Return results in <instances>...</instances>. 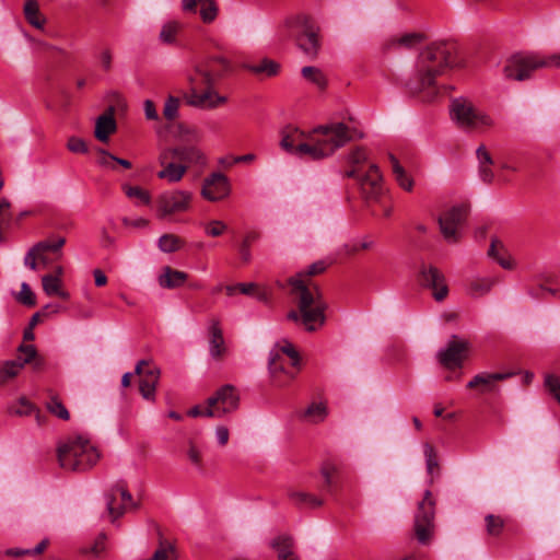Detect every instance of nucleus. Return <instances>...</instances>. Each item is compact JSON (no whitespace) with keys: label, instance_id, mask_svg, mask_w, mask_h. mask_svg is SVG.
<instances>
[{"label":"nucleus","instance_id":"nucleus-1","mask_svg":"<svg viewBox=\"0 0 560 560\" xmlns=\"http://www.w3.org/2000/svg\"><path fill=\"white\" fill-rule=\"evenodd\" d=\"M352 139L351 129L343 122H332L310 132L292 129L283 135L281 148L299 158L318 161L332 155Z\"/></svg>","mask_w":560,"mask_h":560},{"label":"nucleus","instance_id":"nucleus-2","mask_svg":"<svg viewBox=\"0 0 560 560\" xmlns=\"http://www.w3.org/2000/svg\"><path fill=\"white\" fill-rule=\"evenodd\" d=\"M326 268L327 264L318 260L289 280L299 311L289 312L288 319L300 323L307 331H315L325 323L327 305L318 285L311 278L324 272Z\"/></svg>","mask_w":560,"mask_h":560},{"label":"nucleus","instance_id":"nucleus-3","mask_svg":"<svg viewBox=\"0 0 560 560\" xmlns=\"http://www.w3.org/2000/svg\"><path fill=\"white\" fill-rule=\"evenodd\" d=\"M458 65L454 44H430L418 57L416 73L408 82L409 92L419 95L423 102L434 101L440 93L438 77Z\"/></svg>","mask_w":560,"mask_h":560},{"label":"nucleus","instance_id":"nucleus-4","mask_svg":"<svg viewBox=\"0 0 560 560\" xmlns=\"http://www.w3.org/2000/svg\"><path fill=\"white\" fill-rule=\"evenodd\" d=\"M231 70L230 61L223 56H211L196 66L189 77V92L185 95L188 105L200 109H214L228 98L215 90V84Z\"/></svg>","mask_w":560,"mask_h":560},{"label":"nucleus","instance_id":"nucleus-5","mask_svg":"<svg viewBox=\"0 0 560 560\" xmlns=\"http://www.w3.org/2000/svg\"><path fill=\"white\" fill-rule=\"evenodd\" d=\"M101 454L90 439L82 434L69 435L59 441V466L69 471H85L97 464Z\"/></svg>","mask_w":560,"mask_h":560},{"label":"nucleus","instance_id":"nucleus-6","mask_svg":"<svg viewBox=\"0 0 560 560\" xmlns=\"http://www.w3.org/2000/svg\"><path fill=\"white\" fill-rule=\"evenodd\" d=\"M281 37H294L299 48L307 56L315 58L320 44L318 28L312 19L304 14L288 18L280 27Z\"/></svg>","mask_w":560,"mask_h":560},{"label":"nucleus","instance_id":"nucleus-7","mask_svg":"<svg viewBox=\"0 0 560 560\" xmlns=\"http://www.w3.org/2000/svg\"><path fill=\"white\" fill-rule=\"evenodd\" d=\"M450 115L458 128L467 131L483 132L495 125L494 119L489 114L476 108L465 97L452 100Z\"/></svg>","mask_w":560,"mask_h":560},{"label":"nucleus","instance_id":"nucleus-8","mask_svg":"<svg viewBox=\"0 0 560 560\" xmlns=\"http://www.w3.org/2000/svg\"><path fill=\"white\" fill-rule=\"evenodd\" d=\"M548 56L537 52H517L504 62L502 72L505 79L525 81L533 78L534 73L542 68H549Z\"/></svg>","mask_w":560,"mask_h":560},{"label":"nucleus","instance_id":"nucleus-9","mask_svg":"<svg viewBox=\"0 0 560 560\" xmlns=\"http://www.w3.org/2000/svg\"><path fill=\"white\" fill-rule=\"evenodd\" d=\"M192 194L188 190L175 189L161 194L156 200V215L160 219L171 218L187 212L191 207Z\"/></svg>","mask_w":560,"mask_h":560},{"label":"nucleus","instance_id":"nucleus-10","mask_svg":"<svg viewBox=\"0 0 560 560\" xmlns=\"http://www.w3.org/2000/svg\"><path fill=\"white\" fill-rule=\"evenodd\" d=\"M434 508L435 502L430 490L424 492V497L418 504L415 516V533L419 542L428 544L434 533Z\"/></svg>","mask_w":560,"mask_h":560},{"label":"nucleus","instance_id":"nucleus-11","mask_svg":"<svg viewBox=\"0 0 560 560\" xmlns=\"http://www.w3.org/2000/svg\"><path fill=\"white\" fill-rule=\"evenodd\" d=\"M211 418H222L238 408L240 396L232 385H223L208 399Z\"/></svg>","mask_w":560,"mask_h":560},{"label":"nucleus","instance_id":"nucleus-12","mask_svg":"<svg viewBox=\"0 0 560 560\" xmlns=\"http://www.w3.org/2000/svg\"><path fill=\"white\" fill-rule=\"evenodd\" d=\"M466 207L456 206L440 217V230L446 242L456 243L459 240V229L466 219Z\"/></svg>","mask_w":560,"mask_h":560},{"label":"nucleus","instance_id":"nucleus-13","mask_svg":"<svg viewBox=\"0 0 560 560\" xmlns=\"http://www.w3.org/2000/svg\"><path fill=\"white\" fill-rule=\"evenodd\" d=\"M139 375V390L147 400H154L155 389L160 380V369L147 360H140L135 369Z\"/></svg>","mask_w":560,"mask_h":560},{"label":"nucleus","instance_id":"nucleus-14","mask_svg":"<svg viewBox=\"0 0 560 560\" xmlns=\"http://www.w3.org/2000/svg\"><path fill=\"white\" fill-rule=\"evenodd\" d=\"M299 368H292L284 357L271 353L269 359V372L271 382L277 387L289 385L298 375Z\"/></svg>","mask_w":560,"mask_h":560},{"label":"nucleus","instance_id":"nucleus-15","mask_svg":"<svg viewBox=\"0 0 560 560\" xmlns=\"http://www.w3.org/2000/svg\"><path fill=\"white\" fill-rule=\"evenodd\" d=\"M231 192L229 178L220 173L214 172L203 179L201 187V196L211 202L225 199Z\"/></svg>","mask_w":560,"mask_h":560},{"label":"nucleus","instance_id":"nucleus-16","mask_svg":"<svg viewBox=\"0 0 560 560\" xmlns=\"http://www.w3.org/2000/svg\"><path fill=\"white\" fill-rule=\"evenodd\" d=\"M468 349V341L458 340L456 336H453L446 348L439 351V362L450 370L460 368L467 355Z\"/></svg>","mask_w":560,"mask_h":560},{"label":"nucleus","instance_id":"nucleus-17","mask_svg":"<svg viewBox=\"0 0 560 560\" xmlns=\"http://www.w3.org/2000/svg\"><path fill=\"white\" fill-rule=\"evenodd\" d=\"M19 353L15 360L5 361L0 364V385L16 376L23 366L33 361L37 354L33 345H21Z\"/></svg>","mask_w":560,"mask_h":560},{"label":"nucleus","instance_id":"nucleus-18","mask_svg":"<svg viewBox=\"0 0 560 560\" xmlns=\"http://www.w3.org/2000/svg\"><path fill=\"white\" fill-rule=\"evenodd\" d=\"M136 508L132 495L122 483H117L107 495V511L113 521L121 516L128 509Z\"/></svg>","mask_w":560,"mask_h":560},{"label":"nucleus","instance_id":"nucleus-19","mask_svg":"<svg viewBox=\"0 0 560 560\" xmlns=\"http://www.w3.org/2000/svg\"><path fill=\"white\" fill-rule=\"evenodd\" d=\"M159 163L162 166L156 174L160 179H164L170 184L178 183L183 179L185 174V166H182L178 161H175L171 151L164 148L159 154Z\"/></svg>","mask_w":560,"mask_h":560},{"label":"nucleus","instance_id":"nucleus-20","mask_svg":"<svg viewBox=\"0 0 560 560\" xmlns=\"http://www.w3.org/2000/svg\"><path fill=\"white\" fill-rule=\"evenodd\" d=\"M420 281L423 285L433 291V296L436 301H442L448 293L445 278L442 272L434 266L422 265L420 269Z\"/></svg>","mask_w":560,"mask_h":560},{"label":"nucleus","instance_id":"nucleus-21","mask_svg":"<svg viewBox=\"0 0 560 560\" xmlns=\"http://www.w3.org/2000/svg\"><path fill=\"white\" fill-rule=\"evenodd\" d=\"M167 149L172 152L174 160L185 166L186 172L192 166L202 167L207 164L205 153L196 145H177Z\"/></svg>","mask_w":560,"mask_h":560},{"label":"nucleus","instance_id":"nucleus-22","mask_svg":"<svg viewBox=\"0 0 560 560\" xmlns=\"http://www.w3.org/2000/svg\"><path fill=\"white\" fill-rule=\"evenodd\" d=\"M180 9L187 14H196L199 12L201 21L206 24L212 23L219 13L215 0H182Z\"/></svg>","mask_w":560,"mask_h":560},{"label":"nucleus","instance_id":"nucleus-23","mask_svg":"<svg viewBox=\"0 0 560 560\" xmlns=\"http://www.w3.org/2000/svg\"><path fill=\"white\" fill-rule=\"evenodd\" d=\"M355 178L359 180L361 189L368 199H375L381 195L383 190L382 175L376 164L371 163L368 171Z\"/></svg>","mask_w":560,"mask_h":560},{"label":"nucleus","instance_id":"nucleus-24","mask_svg":"<svg viewBox=\"0 0 560 560\" xmlns=\"http://www.w3.org/2000/svg\"><path fill=\"white\" fill-rule=\"evenodd\" d=\"M323 477L322 492L334 495L340 486L341 468L332 460H325L320 466Z\"/></svg>","mask_w":560,"mask_h":560},{"label":"nucleus","instance_id":"nucleus-25","mask_svg":"<svg viewBox=\"0 0 560 560\" xmlns=\"http://www.w3.org/2000/svg\"><path fill=\"white\" fill-rule=\"evenodd\" d=\"M208 335L210 355L215 360H221L226 352V347L223 338L221 323L218 318H211L209 320Z\"/></svg>","mask_w":560,"mask_h":560},{"label":"nucleus","instance_id":"nucleus-26","mask_svg":"<svg viewBox=\"0 0 560 560\" xmlns=\"http://www.w3.org/2000/svg\"><path fill=\"white\" fill-rule=\"evenodd\" d=\"M288 497L290 502L299 509L315 510L325 504V499L322 494H315L306 490H290Z\"/></svg>","mask_w":560,"mask_h":560},{"label":"nucleus","instance_id":"nucleus-27","mask_svg":"<svg viewBox=\"0 0 560 560\" xmlns=\"http://www.w3.org/2000/svg\"><path fill=\"white\" fill-rule=\"evenodd\" d=\"M513 376V373H480L477 374L471 381L468 382V388H476L482 386V392H493L497 389L495 382L504 381Z\"/></svg>","mask_w":560,"mask_h":560},{"label":"nucleus","instance_id":"nucleus-28","mask_svg":"<svg viewBox=\"0 0 560 560\" xmlns=\"http://www.w3.org/2000/svg\"><path fill=\"white\" fill-rule=\"evenodd\" d=\"M188 273L165 266L158 278V282L163 289H177L188 280Z\"/></svg>","mask_w":560,"mask_h":560},{"label":"nucleus","instance_id":"nucleus-29","mask_svg":"<svg viewBox=\"0 0 560 560\" xmlns=\"http://www.w3.org/2000/svg\"><path fill=\"white\" fill-rule=\"evenodd\" d=\"M425 40L423 33L413 32L397 35L388 39L387 49H412Z\"/></svg>","mask_w":560,"mask_h":560},{"label":"nucleus","instance_id":"nucleus-30","mask_svg":"<svg viewBox=\"0 0 560 560\" xmlns=\"http://www.w3.org/2000/svg\"><path fill=\"white\" fill-rule=\"evenodd\" d=\"M270 545L276 550L278 560H300L295 553L293 539L290 536L280 535L272 539Z\"/></svg>","mask_w":560,"mask_h":560},{"label":"nucleus","instance_id":"nucleus-31","mask_svg":"<svg viewBox=\"0 0 560 560\" xmlns=\"http://www.w3.org/2000/svg\"><path fill=\"white\" fill-rule=\"evenodd\" d=\"M183 28L184 24L178 20L166 21L161 26L159 40L164 45H177Z\"/></svg>","mask_w":560,"mask_h":560},{"label":"nucleus","instance_id":"nucleus-32","mask_svg":"<svg viewBox=\"0 0 560 560\" xmlns=\"http://www.w3.org/2000/svg\"><path fill=\"white\" fill-rule=\"evenodd\" d=\"M368 162V155L363 148H355L347 155V164L350 170L345 172V177L354 178L359 177L362 172L363 165Z\"/></svg>","mask_w":560,"mask_h":560},{"label":"nucleus","instance_id":"nucleus-33","mask_svg":"<svg viewBox=\"0 0 560 560\" xmlns=\"http://www.w3.org/2000/svg\"><path fill=\"white\" fill-rule=\"evenodd\" d=\"M116 130V121L112 114L101 115L95 124V138L102 142H107L109 136Z\"/></svg>","mask_w":560,"mask_h":560},{"label":"nucleus","instance_id":"nucleus-34","mask_svg":"<svg viewBox=\"0 0 560 560\" xmlns=\"http://www.w3.org/2000/svg\"><path fill=\"white\" fill-rule=\"evenodd\" d=\"M328 415L327 405L324 401H313L307 406V408L302 412L301 419L308 423H319L323 422Z\"/></svg>","mask_w":560,"mask_h":560},{"label":"nucleus","instance_id":"nucleus-35","mask_svg":"<svg viewBox=\"0 0 560 560\" xmlns=\"http://www.w3.org/2000/svg\"><path fill=\"white\" fill-rule=\"evenodd\" d=\"M477 158L479 162V175L483 183H491L493 179V172L491 170L492 158L487 151L485 145L477 149Z\"/></svg>","mask_w":560,"mask_h":560},{"label":"nucleus","instance_id":"nucleus-36","mask_svg":"<svg viewBox=\"0 0 560 560\" xmlns=\"http://www.w3.org/2000/svg\"><path fill=\"white\" fill-rule=\"evenodd\" d=\"M301 75L305 81L316 86L318 90H325L328 85L326 74L322 69L313 66H305L301 69Z\"/></svg>","mask_w":560,"mask_h":560},{"label":"nucleus","instance_id":"nucleus-37","mask_svg":"<svg viewBox=\"0 0 560 560\" xmlns=\"http://www.w3.org/2000/svg\"><path fill=\"white\" fill-rule=\"evenodd\" d=\"M392 171L397 184L406 191H411L413 188V179L407 174L405 168L400 165L399 161L393 155H389Z\"/></svg>","mask_w":560,"mask_h":560},{"label":"nucleus","instance_id":"nucleus-38","mask_svg":"<svg viewBox=\"0 0 560 560\" xmlns=\"http://www.w3.org/2000/svg\"><path fill=\"white\" fill-rule=\"evenodd\" d=\"M48 250H36V244L26 253L24 257V265L32 270H36L38 265L42 264L47 267L51 259L47 256Z\"/></svg>","mask_w":560,"mask_h":560},{"label":"nucleus","instance_id":"nucleus-39","mask_svg":"<svg viewBox=\"0 0 560 560\" xmlns=\"http://www.w3.org/2000/svg\"><path fill=\"white\" fill-rule=\"evenodd\" d=\"M24 15L27 22L36 28H43L45 19L39 12V7L36 0H26L24 4Z\"/></svg>","mask_w":560,"mask_h":560},{"label":"nucleus","instance_id":"nucleus-40","mask_svg":"<svg viewBox=\"0 0 560 560\" xmlns=\"http://www.w3.org/2000/svg\"><path fill=\"white\" fill-rule=\"evenodd\" d=\"M247 69L256 74H266L267 77H273L278 74L280 65L271 59H264L257 65H249Z\"/></svg>","mask_w":560,"mask_h":560},{"label":"nucleus","instance_id":"nucleus-41","mask_svg":"<svg viewBox=\"0 0 560 560\" xmlns=\"http://www.w3.org/2000/svg\"><path fill=\"white\" fill-rule=\"evenodd\" d=\"M495 280L491 278H476L469 283V294L481 296L487 294L493 287Z\"/></svg>","mask_w":560,"mask_h":560},{"label":"nucleus","instance_id":"nucleus-42","mask_svg":"<svg viewBox=\"0 0 560 560\" xmlns=\"http://www.w3.org/2000/svg\"><path fill=\"white\" fill-rule=\"evenodd\" d=\"M13 412L19 416H31L34 413L37 423L39 425L43 423L40 411L31 401H28L25 398H21L18 401V404L13 408Z\"/></svg>","mask_w":560,"mask_h":560},{"label":"nucleus","instance_id":"nucleus-43","mask_svg":"<svg viewBox=\"0 0 560 560\" xmlns=\"http://www.w3.org/2000/svg\"><path fill=\"white\" fill-rule=\"evenodd\" d=\"M184 242L175 234H164L159 238V248L164 253H174L183 246Z\"/></svg>","mask_w":560,"mask_h":560},{"label":"nucleus","instance_id":"nucleus-44","mask_svg":"<svg viewBox=\"0 0 560 560\" xmlns=\"http://www.w3.org/2000/svg\"><path fill=\"white\" fill-rule=\"evenodd\" d=\"M47 410L54 416L58 417L61 420H69L70 413L62 401L57 396H50V398L46 402Z\"/></svg>","mask_w":560,"mask_h":560},{"label":"nucleus","instance_id":"nucleus-45","mask_svg":"<svg viewBox=\"0 0 560 560\" xmlns=\"http://www.w3.org/2000/svg\"><path fill=\"white\" fill-rule=\"evenodd\" d=\"M66 244L65 237H57L55 240L42 241L36 244V250H48L57 255V258H60L62 253L61 248Z\"/></svg>","mask_w":560,"mask_h":560},{"label":"nucleus","instance_id":"nucleus-46","mask_svg":"<svg viewBox=\"0 0 560 560\" xmlns=\"http://www.w3.org/2000/svg\"><path fill=\"white\" fill-rule=\"evenodd\" d=\"M486 529L490 536H499L504 528V520L499 515L488 514L485 517Z\"/></svg>","mask_w":560,"mask_h":560},{"label":"nucleus","instance_id":"nucleus-47","mask_svg":"<svg viewBox=\"0 0 560 560\" xmlns=\"http://www.w3.org/2000/svg\"><path fill=\"white\" fill-rule=\"evenodd\" d=\"M180 101L178 97L168 96L163 108V116L166 120L173 121L178 116Z\"/></svg>","mask_w":560,"mask_h":560},{"label":"nucleus","instance_id":"nucleus-48","mask_svg":"<svg viewBox=\"0 0 560 560\" xmlns=\"http://www.w3.org/2000/svg\"><path fill=\"white\" fill-rule=\"evenodd\" d=\"M259 237V234L257 232H248L244 236V240L240 246V254L241 258L244 262H248L252 258L250 255V244L255 241H257Z\"/></svg>","mask_w":560,"mask_h":560},{"label":"nucleus","instance_id":"nucleus-49","mask_svg":"<svg viewBox=\"0 0 560 560\" xmlns=\"http://www.w3.org/2000/svg\"><path fill=\"white\" fill-rule=\"evenodd\" d=\"M125 194L129 198H136L143 205H149L151 201V196L148 190L139 187V186H128L124 187Z\"/></svg>","mask_w":560,"mask_h":560},{"label":"nucleus","instance_id":"nucleus-50","mask_svg":"<svg viewBox=\"0 0 560 560\" xmlns=\"http://www.w3.org/2000/svg\"><path fill=\"white\" fill-rule=\"evenodd\" d=\"M43 290L47 295H55L56 292H59V288L61 287V280L58 276L45 275L42 278Z\"/></svg>","mask_w":560,"mask_h":560},{"label":"nucleus","instance_id":"nucleus-51","mask_svg":"<svg viewBox=\"0 0 560 560\" xmlns=\"http://www.w3.org/2000/svg\"><path fill=\"white\" fill-rule=\"evenodd\" d=\"M276 353L281 354L291 362L292 368H300V355L291 343L282 346L280 351H277Z\"/></svg>","mask_w":560,"mask_h":560},{"label":"nucleus","instance_id":"nucleus-52","mask_svg":"<svg viewBox=\"0 0 560 560\" xmlns=\"http://www.w3.org/2000/svg\"><path fill=\"white\" fill-rule=\"evenodd\" d=\"M106 540H107L106 534L101 533L96 537L93 546L90 549H84L83 552L84 553L91 552L96 558L101 557L106 550Z\"/></svg>","mask_w":560,"mask_h":560},{"label":"nucleus","instance_id":"nucleus-53","mask_svg":"<svg viewBox=\"0 0 560 560\" xmlns=\"http://www.w3.org/2000/svg\"><path fill=\"white\" fill-rule=\"evenodd\" d=\"M545 386L548 392L560 404V378L556 375L549 374L545 377Z\"/></svg>","mask_w":560,"mask_h":560},{"label":"nucleus","instance_id":"nucleus-54","mask_svg":"<svg viewBox=\"0 0 560 560\" xmlns=\"http://www.w3.org/2000/svg\"><path fill=\"white\" fill-rule=\"evenodd\" d=\"M18 301L26 306L35 305V295L26 282L21 284V291L18 295Z\"/></svg>","mask_w":560,"mask_h":560},{"label":"nucleus","instance_id":"nucleus-55","mask_svg":"<svg viewBox=\"0 0 560 560\" xmlns=\"http://www.w3.org/2000/svg\"><path fill=\"white\" fill-rule=\"evenodd\" d=\"M228 229L226 224L220 220H212L206 226V233L212 237L220 236Z\"/></svg>","mask_w":560,"mask_h":560},{"label":"nucleus","instance_id":"nucleus-56","mask_svg":"<svg viewBox=\"0 0 560 560\" xmlns=\"http://www.w3.org/2000/svg\"><path fill=\"white\" fill-rule=\"evenodd\" d=\"M424 456L427 462V469L429 474L433 472V469L438 467V459L434 448L430 444L424 445Z\"/></svg>","mask_w":560,"mask_h":560},{"label":"nucleus","instance_id":"nucleus-57","mask_svg":"<svg viewBox=\"0 0 560 560\" xmlns=\"http://www.w3.org/2000/svg\"><path fill=\"white\" fill-rule=\"evenodd\" d=\"M67 148L69 151L73 153H86L88 152V145L84 140L71 137L68 140Z\"/></svg>","mask_w":560,"mask_h":560},{"label":"nucleus","instance_id":"nucleus-58","mask_svg":"<svg viewBox=\"0 0 560 560\" xmlns=\"http://www.w3.org/2000/svg\"><path fill=\"white\" fill-rule=\"evenodd\" d=\"M144 116L148 120H159L160 116L155 108V104L151 100H145L143 103Z\"/></svg>","mask_w":560,"mask_h":560},{"label":"nucleus","instance_id":"nucleus-59","mask_svg":"<svg viewBox=\"0 0 560 560\" xmlns=\"http://www.w3.org/2000/svg\"><path fill=\"white\" fill-rule=\"evenodd\" d=\"M209 409H210V405L207 401L205 405H197V406L190 408L187 413L189 417H210L211 418V415L209 413L210 412Z\"/></svg>","mask_w":560,"mask_h":560},{"label":"nucleus","instance_id":"nucleus-60","mask_svg":"<svg viewBox=\"0 0 560 560\" xmlns=\"http://www.w3.org/2000/svg\"><path fill=\"white\" fill-rule=\"evenodd\" d=\"M187 455L191 464L196 465L197 467H201V452L195 444L190 443Z\"/></svg>","mask_w":560,"mask_h":560},{"label":"nucleus","instance_id":"nucleus-61","mask_svg":"<svg viewBox=\"0 0 560 560\" xmlns=\"http://www.w3.org/2000/svg\"><path fill=\"white\" fill-rule=\"evenodd\" d=\"M215 436H217L218 443L221 446H224L229 442V436H230L228 428L223 427V425L218 427L215 429Z\"/></svg>","mask_w":560,"mask_h":560},{"label":"nucleus","instance_id":"nucleus-62","mask_svg":"<svg viewBox=\"0 0 560 560\" xmlns=\"http://www.w3.org/2000/svg\"><path fill=\"white\" fill-rule=\"evenodd\" d=\"M98 154L97 163L105 167L110 166V162L114 161L115 156L102 149L98 150Z\"/></svg>","mask_w":560,"mask_h":560},{"label":"nucleus","instance_id":"nucleus-63","mask_svg":"<svg viewBox=\"0 0 560 560\" xmlns=\"http://www.w3.org/2000/svg\"><path fill=\"white\" fill-rule=\"evenodd\" d=\"M122 223L126 226L144 228L149 224V221L144 218H138L135 220H131L129 218H124Z\"/></svg>","mask_w":560,"mask_h":560},{"label":"nucleus","instance_id":"nucleus-64","mask_svg":"<svg viewBox=\"0 0 560 560\" xmlns=\"http://www.w3.org/2000/svg\"><path fill=\"white\" fill-rule=\"evenodd\" d=\"M101 65L105 70H109L112 67V52L105 49L100 55Z\"/></svg>","mask_w":560,"mask_h":560}]
</instances>
